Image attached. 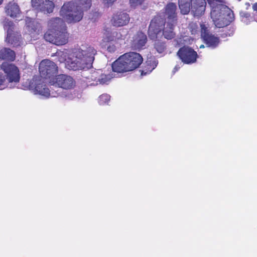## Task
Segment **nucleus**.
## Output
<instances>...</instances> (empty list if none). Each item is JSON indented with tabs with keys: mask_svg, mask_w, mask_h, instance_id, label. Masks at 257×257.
<instances>
[{
	"mask_svg": "<svg viewBox=\"0 0 257 257\" xmlns=\"http://www.w3.org/2000/svg\"><path fill=\"white\" fill-rule=\"evenodd\" d=\"M191 12L194 17L203 15L206 7V0H190Z\"/></svg>",
	"mask_w": 257,
	"mask_h": 257,
	"instance_id": "4468645a",
	"label": "nucleus"
},
{
	"mask_svg": "<svg viewBox=\"0 0 257 257\" xmlns=\"http://www.w3.org/2000/svg\"><path fill=\"white\" fill-rule=\"evenodd\" d=\"M52 84L64 90H71L74 88L76 81L71 76L67 74H58L52 81Z\"/></svg>",
	"mask_w": 257,
	"mask_h": 257,
	"instance_id": "6e6552de",
	"label": "nucleus"
},
{
	"mask_svg": "<svg viewBox=\"0 0 257 257\" xmlns=\"http://www.w3.org/2000/svg\"><path fill=\"white\" fill-rule=\"evenodd\" d=\"M201 35L203 38H204L205 34H210L208 32L207 28L205 26V25H204V24L201 25Z\"/></svg>",
	"mask_w": 257,
	"mask_h": 257,
	"instance_id": "7c9ffc66",
	"label": "nucleus"
},
{
	"mask_svg": "<svg viewBox=\"0 0 257 257\" xmlns=\"http://www.w3.org/2000/svg\"><path fill=\"white\" fill-rule=\"evenodd\" d=\"M162 17L167 22L166 32L170 33L173 32L178 22L177 7L175 3H168L163 8L162 12Z\"/></svg>",
	"mask_w": 257,
	"mask_h": 257,
	"instance_id": "39448f33",
	"label": "nucleus"
},
{
	"mask_svg": "<svg viewBox=\"0 0 257 257\" xmlns=\"http://www.w3.org/2000/svg\"><path fill=\"white\" fill-rule=\"evenodd\" d=\"M214 25L217 28H223L229 25L234 19V13L228 8L215 14V16L211 15Z\"/></svg>",
	"mask_w": 257,
	"mask_h": 257,
	"instance_id": "0eeeda50",
	"label": "nucleus"
},
{
	"mask_svg": "<svg viewBox=\"0 0 257 257\" xmlns=\"http://www.w3.org/2000/svg\"><path fill=\"white\" fill-rule=\"evenodd\" d=\"M113 35L114 36L115 42L119 40H124L125 38L124 36L121 34L120 31L113 32Z\"/></svg>",
	"mask_w": 257,
	"mask_h": 257,
	"instance_id": "cd10ccee",
	"label": "nucleus"
},
{
	"mask_svg": "<svg viewBox=\"0 0 257 257\" xmlns=\"http://www.w3.org/2000/svg\"><path fill=\"white\" fill-rule=\"evenodd\" d=\"M1 68L6 74V78L10 83L19 82L20 73L17 66L12 63L4 62L1 65Z\"/></svg>",
	"mask_w": 257,
	"mask_h": 257,
	"instance_id": "1a4fd4ad",
	"label": "nucleus"
},
{
	"mask_svg": "<svg viewBox=\"0 0 257 257\" xmlns=\"http://www.w3.org/2000/svg\"><path fill=\"white\" fill-rule=\"evenodd\" d=\"M178 6L182 15H188L191 11V3L189 0H178Z\"/></svg>",
	"mask_w": 257,
	"mask_h": 257,
	"instance_id": "5701e85b",
	"label": "nucleus"
},
{
	"mask_svg": "<svg viewBox=\"0 0 257 257\" xmlns=\"http://www.w3.org/2000/svg\"><path fill=\"white\" fill-rule=\"evenodd\" d=\"M200 48H204V45H201V46H200Z\"/></svg>",
	"mask_w": 257,
	"mask_h": 257,
	"instance_id": "ea45409f",
	"label": "nucleus"
},
{
	"mask_svg": "<svg viewBox=\"0 0 257 257\" xmlns=\"http://www.w3.org/2000/svg\"><path fill=\"white\" fill-rule=\"evenodd\" d=\"M203 39L205 43L208 46L211 47L212 48H215L217 47L219 43V38L215 37L211 34H205Z\"/></svg>",
	"mask_w": 257,
	"mask_h": 257,
	"instance_id": "4be33fe9",
	"label": "nucleus"
},
{
	"mask_svg": "<svg viewBox=\"0 0 257 257\" xmlns=\"http://www.w3.org/2000/svg\"><path fill=\"white\" fill-rule=\"evenodd\" d=\"M180 69V67L179 66H175V67H174V69H173V72L174 73H175L176 72H177L179 69Z\"/></svg>",
	"mask_w": 257,
	"mask_h": 257,
	"instance_id": "e433bc0d",
	"label": "nucleus"
},
{
	"mask_svg": "<svg viewBox=\"0 0 257 257\" xmlns=\"http://www.w3.org/2000/svg\"><path fill=\"white\" fill-rule=\"evenodd\" d=\"M252 9H253V11H255L256 13H257V3H255L253 5ZM254 19L255 21L257 22V15H255V14L254 15Z\"/></svg>",
	"mask_w": 257,
	"mask_h": 257,
	"instance_id": "72a5a7b5",
	"label": "nucleus"
},
{
	"mask_svg": "<svg viewBox=\"0 0 257 257\" xmlns=\"http://www.w3.org/2000/svg\"><path fill=\"white\" fill-rule=\"evenodd\" d=\"M7 27V35L6 42L13 47L20 46L21 43L22 37L20 32L15 30V25L12 21L7 23L5 25Z\"/></svg>",
	"mask_w": 257,
	"mask_h": 257,
	"instance_id": "9d476101",
	"label": "nucleus"
},
{
	"mask_svg": "<svg viewBox=\"0 0 257 257\" xmlns=\"http://www.w3.org/2000/svg\"><path fill=\"white\" fill-rule=\"evenodd\" d=\"M240 15H241V17L243 18H246V19H248L250 17V13H248V12H243V13H241L240 14Z\"/></svg>",
	"mask_w": 257,
	"mask_h": 257,
	"instance_id": "473e14b6",
	"label": "nucleus"
},
{
	"mask_svg": "<svg viewBox=\"0 0 257 257\" xmlns=\"http://www.w3.org/2000/svg\"><path fill=\"white\" fill-rule=\"evenodd\" d=\"M246 5H247L248 7L250 6L249 3H246Z\"/></svg>",
	"mask_w": 257,
	"mask_h": 257,
	"instance_id": "4c0bfd02",
	"label": "nucleus"
},
{
	"mask_svg": "<svg viewBox=\"0 0 257 257\" xmlns=\"http://www.w3.org/2000/svg\"><path fill=\"white\" fill-rule=\"evenodd\" d=\"M144 1L145 0H130V3L132 7H136L142 5Z\"/></svg>",
	"mask_w": 257,
	"mask_h": 257,
	"instance_id": "c85d7f7f",
	"label": "nucleus"
},
{
	"mask_svg": "<svg viewBox=\"0 0 257 257\" xmlns=\"http://www.w3.org/2000/svg\"><path fill=\"white\" fill-rule=\"evenodd\" d=\"M111 42H115L113 32L106 29L103 34L101 42V47L102 48H106L108 43Z\"/></svg>",
	"mask_w": 257,
	"mask_h": 257,
	"instance_id": "412c9836",
	"label": "nucleus"
},
{
	"mask_svg": "<svg viewBox=\"0 0 257 257\" xmlns=\"http://www.w3.org/2000/svg\"><path fill=\"white\" fill-rule=\"evenodd\" d=\"M110 96L107 94H103L98 98V102L100 105H103L110 100Z\"/></svg>",
	"mask_w": 257,
	"mask_h": 257,
	"instance_id": "bb28decb",
	"label": "nucleus"
},
{
	"mask_svg": "<svg viewBox=\"0 0 257 257\" xmlns=\"http://www.w3.org/2000/svg\"><path fill=\"white\" fill-rule=\"evenodd\" d=\"M5 12L12 18H19L21 12L19 6L16 3L10 2L5 7Z\"/></svg>",
	"mask_w": 257,
	"mask_h": 257,
	"instance_id": "f3484780",
	"label": "nucleus"
},
{
	"mask_svg": "<svg viewBox=\"0 0 257 257\" xmlns=\"http://www.w3.org/2000/svg\"><path fill=\"white\" fill-rule=\"evenodd\" d=\"M3 2V0H0V4L1 5Z\"/></svg>",
	"mask_w": 257,
	"mask_h": 257,
	"instance_id": "58836bf2",
	"label": "nucleus"
},
{
	"mask_svg": "<svg viewBox=\"0 0 257 257\" xmlns=\"http://www.w3.org/2000/svg\"><path fill=\"white\" fill-rule=\"evenodd\" d=\"M65 20L63 18L58 17L54 18L49 21L50 27L57 28L56 40L64 41L61 44H55L57 46L64 45L68 42L69 34L67 32L66 26L65 24Z\"/></svg>",
	"mask_w": 257,
	"mask_h": 257,
	"instance_id": "423d86ee",
	"label": "nucleus"
},
{
	"mask_svg": "<svg viewBox=\"0 0 257 257\" xmlns=\"http://www.w3.org/2000/svg\"><path fill=\"white\" fill-rule=\"evenodd\" d=\"M167 22L161 14H157L151 20L149 26L148 34L149 38L152 40L157 39L160 36L163 37L167 40H171L176 37V33L175 30L173 32L168 33L166 32Z\"/></svg>",
	"mask_w": 257,
	"mask_h": 257,
	"instance_id": "20e7f679",
	"label": "nucleus"
},
{
	"mask_svg": "<svg viewBox=\"0 0 257 257\" xmlns=\"http://www.w3.org/2000/svg\"><path fill=\"white\" fill-rule=\"evenodd\" d=\"M136 42L138 47H142L145 45L147 41V38L146 34L142 32H139L134 40Z\"/></svg>",
	"mask_w": 257,
	"mask_h": 257,
	"instance_id": "b1692460",
	"label": "nucleus"
},
{
	"mask_svg": "<svg viewBox=\"0 0 257 257\" xmlns=\"http://www.w3.org/2000/svg\"><path fill=\"white\" fill-rule=\"evenodd\" d=\"M96 54L97 51L93 47L86 44L74 49L67 60L66 53L61 52L58 55L63 56L62 58L59 59L60 62L66 61L69 69L76 71L91 68Z\"/></svg>",
	"mask_w": 257,
	"mask_h": 257,
	"instance_id": "f257e3e1",
	"label": "nucleus"
},
{
	"mask_svg": "<svg viewBox=\"0 0 257 257\" xmlns=\"http://www.w3.org/2000/svg\"><path fill=\"white\" fill-rule=\"evenodd\" d=\"M116 1V0H103V2L107 4H112Z\"/></svg>",
	"mask_w": 257,
	"mask_h": 257,
	"instance_id": "c9c22d12",
	"label": "nucleus"
},
{
	"mask_svg": "<svg viewBox=\"0 0 257 257\" xmlns=\"http://www.w3.org/2000/svg\"><path fill=\"white\" fill-rule=\"evenodd\" d=\"M39 71L41 77L48 79L58 73V67L53 61L45 59L40 62Z\"/></svg>",
	"mask_w": 257,
	"mask_h": 257,
	"instance_id": "9b49d317",
	"label": "nucleus"
},
{
	"mask_svg": "<svg viewBox=\"0 0 257 257\" xmlns=\"http://www.w3.org/2000/svg\"><path fill=\"white\" fill-rule=\"evenodd\" d=\"M207 3L211 9L210 16H215V13L227 8L223 4L222 0H206Z\"/></svg>",
	"mask_w": 257,
	"mask_h": 257,
	"instance_id": "a211bd4d",
	"label": "nucleus"
},
{
	"mask_svg": "<svg viewBox=\"0 0 257 257\" xmlns=\"http://www.w3.org/2000/svg\"><path fill=\"white\" fill-rule=\"evenodd\" d=\"M48 31L44 35V39L47 42L50 43L55 44H61L62 42L64 41L56 40V36L57 35V28L50 27Z\"/></svg>",
	"mask_w": 257,
	"mask_h": 257,
	"instance_id": "6ab92c4d",
	"label": "nucleus"
},
{
	"mask_svg": "<svg viewBox=\"0 0 257 257\" xmlns=\"http://www.w3.org/2000/svg\"><path fill=\"white\" fill-rule=\"evenodd\" d=\"M156 40L154 45V48L160 54L164 53L167 49L166 42L161 40Z\"/></svg>",
	"mask_w": 257,
	"mask_h": 257,
	"instance_id": "393cba45",
	"label": "nucleus"
},
{
	"mask_svg": "<svg viewBox=\"0 0 257 257\" xmlns=\"http://www.w3.org/2000/svg\"><path fill=\"white\" fill-rule=\"evenodd\" d=\"M5 81V77L3 74L0 73V86L2 85Z\"/></svg>",
	"mask_w": 257,
	"mask_h": 257,
	"instance_id": "f704fd0d",
	"label": "nucleus"
},
{
	"mask_svg": "<svg viewBox=\"0 0 257 257\" xmlns=\"http://www.w3.org/2000/svg\"><path fill=\"white\" fill-rule=\"evenodd\" d=\"M15 59L16 53L14 51L6 47L0 49V60L13 62Z\"/></svg>",
	"mask_w": 257,
	"mask_h": 257,
	"instance_id": "aec40b11",
	"label": "nucleus"
},
{
	"mask_svg": "<svg viewBox=\"0 0 257 257\" xmlns=\"http://www.w3.org/2000/svg\"><path fill=\"white\" fill-rule=\"evenodd\" d=\"M177 55L184 64H190L196 62L198 57L197 52L189 46L181 47L177 53Z\"/></svg>",
	"mask_w": 257,
	"mask_h": 257,
	"instance_id": "f8f14e48",
	"label": "nucleus"
},
{
	"mask_svg": "<svg viewBox=\"0 0 257 257\" xmlns=\"http://www.w3.org/2000/svg\"><path fill=\"white\" fill-rule=\"evenodd\" d=\"M130 19V16L127 12L124 11H119L112 14L110 23L114 27H122L127 25Z\"/></svg>",
	"mask_w": 257,
	"mask_h": 257,
	"instance_id": "ddd939ff",
	"label": "nucleus"
},
{
	"mask_svg": "<svg viewBox=\"0 0 257 257\" xmlns=\"http://www.w3.org/2000/svg\"><path fill=\"white\" fill-rule=\"evenodd\" d=\"M91 0H77L76 4L68 2L63 4L60 11V15L68 23H75L81 21L84 12L90 9Z\"/></svg>",
	"mask_w": 257,
	"mask_h": 257,
	"instance_id": "f03ea898",
	"label": "nucleus"
},
{
	"mask_svg": "<svg viewBox=\"0 0 257 257\" xmlns=\"http://www.w3.org/2000/svg\"><path fill=\"white\" fill-rule=\"evenodd\" d=\"M34 90L36 93L47 97L49 96L56 97L61 95L60 92H58V90L50 91L46 84L44 83H37L35 87Z\"/></svg>",
	"mask_w": 257,
	"mask_h": 257,
	"instance_id": "2eb2a0df",
	"label": "nucleus"
},
{
	"mask_svg": "<svg viewBox=\"0 0 257 257\" xmlns=\"http://www.w3.org/2000/svg\"><path fill=\"white\" fill-rule=\"evenodd\" d=\"M109 79V78L108 76L105 74H101L100 78L98 79V81L100 83L104 84L107 82Z\"/></svg>",
	"mask_w": 257,
	"mask_h": 257,
	"instance_id": "c756f323",
	"label": "nucleus"
},
{
	"mask_svg": "<svg viewBox=\"0 0 257 257\" xmlns=\"http://www.w3.org/2000/svg\"><path fill=\"white\" fill-rule=\"evenodd\" d=\"M142 56L137 52H131L120 56L112 64L113 71L123 73L133 71L142 63Z\"/></svg>",
	"mask_w": 257,
	"mask_h": 257,
	"instance_id": "7ed1b4c3",
	"label": "nucleus"
},
{
	"mask_svg": "<svg viewBox=\"0 0 257 257\" xmlns=\"http://www.w3.org/2000/svg\"><path fill=\"white\" fill-rule=\"evenodd\" d=\"M157 63L154 59H147L146 62V67H147V71L151 72L157 66Z\"/></svg>",
	"mask_w": 257,
	"mask_h": 257,
	"instance_id": "a878e982",
	"label": "nucleus"
},
{
	"mask_svg": "<svg viewBox=\"0 0 257 257\" xmlns=\"http://www.w3.org/2000/svg\"><path fill=\"white\" fill-rule=\"evenodd\" d=\"M38 6H32L33 8L44 13H51L54 9V3L50 0H42L37 2Z\"/></svg>",
	"mask_w": 257,
	"mask_h": 257,
	"instance_id": "dca6fc26",
	"label": "nucleus"
},
{
	"mask_svg": "<svg viewBox=\"0 0 257 257\" xmlns=\"http://www.w3.org/2000/svg\"><path fill=\"white\" fill-rule=\"evenodd\" d=\"M106 48L107 51L110 53H114L116 50V47L114 44L107 45Z\"/></svg>",
	"mask_w": 257,
	"mask_h": 257,
	"instance_id": "2f4dec72",
	"label": "nucleus"
}]
</instances>
